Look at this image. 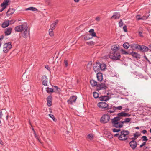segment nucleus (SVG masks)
<instances>
[{"instance_id":"nucleus-53","label":"nucleus","mask_w":151,"mask_h":151,"mask_svg":"<svg viewBox=\"0 0 151 151\" xmlns=\"http://www.w3.org/2000/svg\"><path fill=\"white\" fill-rule=\"evenodd\" d=\"M108 113H112L114 112L115 111V110L114 109H113L111 110H108L107 111Z\"/></svg>"},{"instance_id":"nucleus-20","label":"nucleus","mask_w":151,"mask_h":151,"mask_svg":"<svg viewBox=\"0 0 151 151\" xmlns=\"http://www.w3.org/2000/svg\"><path fill=\"white\" fill-rule=\"evenodd\" d=\"M12 28L9 27L6 29L5 30V34L6 35H9L12 32Z\"/></svg>"},{"instance_id":"nucleus-33","label":"nucleus","mask_w":151,"mask_h":151,"mask_svg":"<svg viewBox=\"0 0 151 151\" xmlns=\"http://www.w3.org/2000/svg\"><path fill=\"white\" fill-rule=\"evenodd\" d=\"M25 10H31L32 11H37V9L33 7H30L26 9Z\"/></svg>"},{"instance_id":"nucleus-24","label":"nucleus","mask_w":151,"mask_h":151,"mask_svg":"<svg viewBox=\"0 0 151 151\" xmlns=\"http://www.w3.org/2000/svg\"><path fill=\"white\" fill-rule=\"evenodd\" d=\"M9 0H4V2L1 4V6H6H6L8 5V3L9 2Z\"/></svg>"},{"instance_id":"nucleus-14","label":"nucleus","mask_w":151,"mask_h":151,"mask_svg":"<svg viewBox=\"0 0 151 151\" xmlns=\"http://www.w3.org/2000/svg\"><path fill=\"white\" fill-rule=\"evenodd\" d=\"M27 27L25 29L24 32L22 34V36L24 38H26L29 36V30H27Z\"/></svg>"},{"instance_id":"nucleus-43","label":"nucleus","mask_w":151,"mask_h":151,"mask_svg":"<svg viewBox=\"0 0 151 151\" xmlns=\"http://www.w3.org/2000/svg\"><path fill=\"white\" fill-rule=\"evenodd\" d=\"M53 30L51 29H49V34L50 36H52L53 35V34L52 32Z\"/></svg>"},{"instance_id":"nucleus-60","label":"nucleus","mask_w":151,"mask_h":151,"mask_svg":"<svg viewBox=\"0 0 151 151\" xmlns=\"http://www.w3.org/2000/svg\"><path fill=\"white\" fill-rule=\"evenodd\" d=\"M9 24H12L14 23L15 21L13 20H9Z\"/></svg>"},{"instance_id":"nucleus-10","label":"nucleus","mask_w":151,"mask_h":151,"mask_svg":"<svg viewBox=\"0 0 151 151\" xmlns=\"http://www.w3.org/2000/svg\"><path fill=\"white\" fill-rule=\"evenodd\" d=\"M93 70L95 72H98L100 70V63L96 62L93 65Z\"/></svg>"},{"instance_id":"nucleus-25","label":"nucleus","mask_w":151,"mask_h":151,"mask_svg":"<svg viewBox=\"0 0 151 151\" xmlns=\"http://www.w3.org/2000/svg\"><path fill=\"white\" fill-rule=\"evenodd\" d=\"M148 48L147 47L141 45V49L140 51L142 52H147L148 51Z\"/></svg>"},{"instance_id":"nucleus-8","label":"nucleus","mask_w":151,"mask_h":151,"mask_svg":"<svg viewBox=\"0 0 151 151\" xmlns=\"http://www.w3.org/2000/svg\"><path fill=\"white\" fill-rule=\"evenodd\" d=\"M110 119V117L109 115L107 114H104L100 119V121L101 123L105 124L108 122Z\"/></svg>"},{"instance_id":"nucleus-51","label":"nucleus","mask_w":151,"mask_h":151,"mask_svg":"<svg viewBox=\"0 0 151 151\" xmlns=\"http://www.w3.org/2000/svg\"><path fill=\"white\" fill-rule=\"evenodd\" d=\"M136 18L137 20H141V16L140 15H138L136 16Z\"/></svg>"},{"instance_id":"nucleus-54","label":"nucleus","mask_w":151,"mask_h":151,"mask_svg":"<svg viewBox=\"0 0 151 151\" xmlns=\"http://www.w3.org/2000/svg\"><path fill=\"white\" fill-rule=\"evenodd\" d=\"M123 29L124 32H127V27L125 25L123 27Z\"/></svg>"},{"instance_id":"nucleus-15","label":"nucleus","mask_w":151,"mask_h":151,"mask_svg":"<svg viewBox=\"0 0 151 151\" xmlns=\"http://www.w3.org/2000/svg\"><path fill=\"white\" fill-rule=\"evenodd\" d=\"M42 84L45 86H47V78L46 76H43L42 77Z\"/></svg>"},{"instance_id":"nucleus-19","label":"nucleus","mask_w":151,"mask_h":151,"mask_svg":"<svg viewBox=\"0 0 151 151\" xmlns=\"http://www.w3.org/2000/svg\"><path fill=\"white\" fill-rule=\"evenodd\" d=\"M120 15L119 12L114 13V15L111 17V19L114 18L115 19H118L120 17Z\"/></svg>"},{"instance_id":"nucleus-55","label":"nucleus","mask_w":151,"mask_h":151,"mask_svg":"<svg viewBox=\"0 0 151 151\" xmlns=\"http://www.w3.org/2000/svg\"><path fill=\"white\" fill-rule=\"evenodd\" d=\"M2 8L0 10V12H2L6 8V6H1Z\"/></svg>"},{"instance_id":"nucleus-27","label":"nucleus","mask_w":151,"mask_h":151,"mask_svg":"<svg viewBox=\"0 0 151 151\" xmlns=\"http://www.w3.org/2000/svg\"><path fill=\"white\" fill-rule=\"evenodd\" d=\"M90 83L91 86L92 87H94L95 86H96V87L97 86V85L98 84H97V82L95 81L93 79L91 80H90Z\"/></svg>"},{"instance_id":"nucleus-26","label":"nucleus","mask_w":151,"mask_h":151,"mask_svg":"<svg viewBox=\"0 0 151 151\" xmlns=\"http://www.w3.org/2000/svg\"><path fill=\"white\" fill-rule=\"evenodd\" d=\"M131 119L130 118H126L123 121H121V123L123 125L124 123H128L131 120Z\"/></svg>"},{"instance_id":"nucleus-41","label":"nucleus","mask_w":151,"mask_h":151,"mask_svg":"<svg viewBox=\"0 0 151 151\" xmlns=\"http://www.w3.org/2000/svg\"><path fill=\"white\" fill-rule=\"evenodd\" d=\"M113 109H114L115 111L116 110H121L122 109V106H119L117 107H115L114 106H113Z\"/></svg>"},{"instance_id":"nucleus-57","label":"nucleus","mask_w":151,"mask_h":151,"mask_svg":"<svg viewBox=\"0 0 151 151\" xmlns=\"http://www.w3.org/2000/svg\"><path fill=\"white\" fill-rule=\"evenodd\" d=\"M64 63L65 66L67 67L68 65V63L67 61L65 60H64Z\"/></svg>"},{"instance_id":"nucleus-18","label":"nucleus","mask_w":151,"mask_h":151,"mask_svg":"<svg viewBox=\"0 0 151 151\" xmlns=\"http://www.w3.org/2000/svg\"><path fill=\"white\" fill-rule=\"evenodd\" d=\"M97 77L99 81H101L103 79V76L102 73L99 72H97Z\"/></svg>"},{"instance_id":"nucleus-48","label":"nucleus","mask_w":151,"mask_h":151,"mask_svg":"<svg viewBox=\"0 0 151 151\" xmlns=\"http://www.w3.org/2000/svg\"><path fill=\"white\" fill-rule=\"evenodd\" d=\"M73 140V139L72 138L70 137L68 139V142H72Z\"/></svg>"},{"instance_id":"nucleus-64","label":"nucleus","mask_w":151,"mask_h":151,"mask_svg":"<svg viewBox=\"0 0 151 151\" xmlns=\"http://www.w3.org/2000/svg\"><path fill=\"white\" fill-rule=\"evenodd\" d=\"M39 137L38 136L36 138L37 140L40 143H41V142L40 141V140L39 139Z\"/></svg>"},{"instance_id":"nucleus-9","label":"nucleus","mask_w":151,"mask_h":151,"mask_svg":"<svg viewBox=\"0 0 151 151\" xmlns=\"http://www.w3.org/2000/svg\"><path fill=\"white\" fill-rule=\"evenodd\" d=\"M30 86L29 83H24L22 85L21 88L23 91H27L30 88Z\"/></svg>"},{"instance_id":"nucleus-40","label":"nucleus","mask_w":151,"mask_h":151,"mask_svg":"<svg viewBox=\"0 0 151 151\" xmlns=\"http://www.w3.org/2000/svg\"><path fill=\"white\" fill-rule=\"evenodd\" d=\"M49 116L51 117L53 120V121L55 122H56L57 119L55 118L54 116L51 114H49Z\"/></svg>"},{"instance_id":"nucleus-45","label":"nucleus","mask_w":151,"mask_h":151,"mask_svg":"<svg viewBox=\"0 0 151 151\" xmlns=\"http://www.w3.org/2000/svg\"><path fill=\"white\" fill-rule=\"evenodd\" d=\"M142 141H147L148 140L147 137L145 136L142 137Z\"/></svg>"},{"instance_id":"nucleus-4","label":"nucleus","mask_w":151,"mask_h":151,"mask_svg":"<svg viewBox=\"0 0 151 151\" xmlns=\"http://www.w3.org/2000/svg\"><path fill=\"white\" fill-rule=\"evenodd\" d=\"M98 106L101 109H112V107L109 108L108 104L104 101H102L99 102L98 104Z\"/></svg>"},{"instance_id":"nucleus-62","label":"nucleus","mask_w":151,"mask_h":151,"mask_svg":"<svg viewBox=\"0 0 151 151\" xmlns=\"http://www.w3.org/2000/svg\"><path fill=\"white\" fill-rule=\"evenodd\" d=\"M45 68L49 70H50V69L48 65H46Z\"/></svg>"},{"instance_id":"nucleus-59","label":"nucleus","mask_w":151,"mask_h":151,"mask_svg":"<svg viewBox=\"0 0 151 151\" xmlns=\"http://www.w3.org/2000/svg\"><path fill=\"white\" fill-rule=\"evenodd\" d=\"M141 132L143 134H146L147 132L146 130H143Z\"/></svg>"},{"instance_id":"nucleus-37","label":"nucleus","mask_w":151,"mask_h":151,"mask_svg":"<svg viewBox=\"0 0 151 151\" xmlns=\"http://www.w3.org/2000/svg\"><path fill=\"white\" fill-rule=\"evenodd\" d=\"M140 135V134L139 132H136L134 134V137L136 138H138V137Z\"/></svg>"},{"instance_id":"nucleus-52","label":"nucleus","mask_w":151,"mask_h":151,"mask_svg":"<svg viewBox=\"0 0 151 151\" xmlns=\"http://www.w3.org/2000/svg\"><path fill=\"white\" fill-rule=\"evenodd\" d=\"M122 54L126 55V54H128V52L125 51L124 50H122Z\"/></svg>"},{"instance_id":"nucleus-32","label":"nucleus","mask_w":151,"mask_h":151,"mask_svg":"<svg viewBox=\"0 0 151 151\" xmlns=\"http://www.w3.org/2000/svg\"><path fill=\"white\" fill-rule=\"evenodd\" d=\"M125 49H127L130 46V45L128 42L124 43L123 45Z\"/></svg>"},{"instance_id":"nucleus-58","label":"nucleus","mask_w":151,"mask_h":151,"mask_svg":"<svg viewBox=\"0 0 151 151\" xmlns=\"http://www.w3.org/2000/svg\"><path fill=\"white\" fill-rule=\"evenodd\" d=\"M146 143V142H144L141 145H140L139 147L141 148L143 146L145 145Z\"/></svg>"},{"instance_id":"nucleus-47","label":"nucleus","mask_w":151,"mask_h":151,"mask_svg":"<svg viewBox=\"0 0 151 151\" xmlns=\"http://www.w3.org/2000/svg\"><path fill=\"white\" fill-rule=\"evenodd\" d=\"M87 45H93L94 44V42L93 41L88 42H86Z\"/></svg>"},{"instance_id":"nucleus-7","label":"nucleus","mask_w":151,"mask_h":151,"mask_svg":"<svg viewBox=\"0 0 151 151\" xmlns=\"http://www.w3.org/2000/svg\"><path fill=\"white\" fill-rule=\"evenodd\" d=\"M12 47V45L11 42L6 43L4 45L3 51L4 53H6Z\"/></svg>"},{"instance_id":"nucleus-17","label":"nucleus","mask_w":151,"mask_h":151,"mask_svg":"<svg viewBox=\"0 0 151 151\" xmlns=\"http://www.w3.org/2000/svg\"><path fill=\"white\" fill-rule=\"evenodd\" d=\"M130 54L133 57L136 58L140 59V55L137 52H132L130 53Z\"/></svg>"},{"instance_id":"nucleus-30","label":"nucleus","mask_w":151,"mask_h":151,"mask_svg":"<svg viewBox=\"0 0 151 151\" xmlns=\"http://www.w3.org/2000/svg\"><path fill=\"white\" fill-rule=\"evenodd\" d=\"M93 38L92 36L90 34L86 35L84 37V39L85 40H87Z\"/></svg>"},{"instance_id":"nucleus-56","label":"nucleus","mask_w":151,"mask_h":151,"mask_svg":"<svg viewBox=\"0 0 151 151\" xmlns=\"http://www.w3.org/2000/svg\"><path fill=\"white\" fill-rule=\"evenodd\" d=\"M124 115V117L130 116H131V114H129L128 113L125 112Z\"/></svg>"},{"instance_id":"nucleus-21","label":"nucleus","mask_w":151,"mask_h":151,"mask_svg":"<svg viewBox=\"0 0 151 151\" xmlns=\"http://www.w3.org/2000/svg\"><path fill=\"white\" fill-rule=\"evenodd\" d=\"M99 100L100 101H106L109 99V98L108 96H104L99 97Z\"/></svg>"},{"instance_id":"nucleus-34","label":"nucleus","mask_w":151,"mask_h":151,"mask_svg":"<svg viewBox=\"0 0 151 151\" xmlns=\"http://www.w3.org/2000/svg\"><path fill=\"white\" fill-rule=\"evenodd\" d=\"M93 134H90L87 136V137L90 140H92L93 139Z\"/></svg>"},{"instance_id":"nucleus-31","label":"nucleus","mask_w":151,"mask_h":151,"mask_svg":"<svg viewBox=\"0 0 151 151\" xmlns=\"http://www.w3.org/2000/svg\"><path fill=\"white\" fill-rule=\"evenodd\" d=\"M54 90L56 91L55 92L57 93H58L60 92L61 91V90L60 89L58 88L57 86H54Z\"/></svg>"},{"instance_id":"nucleus-1","label":"nucleus","mask_w":151,"mask_h":151,"mask_svg":"<svg viewBox=\"0 0 151 151\" xmlns=\"http://www.w3.org/2000/svg\"><path fill=\"white\" fill-rule=\"evenodd\" d=\"M120 119L119 117H115L111 120L112 126L117 128H120L122 127L123 124L121 123V121L119 122Z\"/></svg>"},{"instance_id":"nucleus-46","label":"nucleus","mask_w":151,"mask_h":151,"mask_svg":"<svg viewBox=\"0 0 151 151\" xmlns=\"http://www.w3.org/2000/svg\"><path fill=\"white\" fill-rule=\"evenodd\" d=\"M55 27L56 26L55 25V24H52L50 26V29L53 30L55 28Z\"/></svg>"},{"instance_id":"nucleus-22","label":"nucleus","mask_w":151,"mask_h":151,"mask_svg":"<svg viewBox=\"0 0 151 151\" xmlns=\"http://www.w3.org/2000/svg\"><path fill=\"white\" fill-rule=\"evenodd\" d=\"M9 24V20H7L4 21L2 24V27L3 28H5L8 27Z\"/></svg>"},{"instance_id":"nucleus-44","label":"nucleus","mask_w":151,"mask_h":151,"mask_svg":"<svg viewBox=\"0 0 151 151\" xmlns=\"http://www.w3.org/2000/svg\"><path fill=\"white\" fill-rule=\"evenodd\" d=\"M136 49L139 50L140 51L141 49V45L136 44Z\"/></svg>"},{"instance_id":"nucleus-50","label":"nucleus","mask_w":151,"mask_h":151,"mask_svg":"<svg viewBox=\"0 0 151 151\" xmlns=\"http://www.w3.org/2000/svg\"><path fill=\"white\" fill-rule=\"evenodd\" d=\"M119 26L120 27H121L123 26V22L122 20H121L119 22Z\"/></svg>"},{"instance_id":"nucleus-2","label":"nucleus","mask_w":151,"mask_h":151,"mask_svg":"<svg viewBox=\"0 0 151 151\" xmlns=\"http://www.w3.org/2000/svg\"><path fill=\"white\" fill-rule=\"evenodd\" d=\"M121 134L119 135L118 139L121 141H125L127 140L128 138V135L130 132L127 130H123L121 132Z\"/></svg>"},{"instance_id":"nucleus-3","label":"nucleus","mask_w":151,"mask_h":151,"mask_svg":"<svg viewBox=\"0 0 151 151\" xmlns=\"http://www.w3.org/2000/svg\"><path fill=\"white\" fill-rule=\"evenodd\" d=\"M109 57L111 59L116 60L120 59L121 56L119 52H110L109 55Z\"/></svg>"},{"instance_id":"nucleus-38","label":"nucleus","mask_w":151,"mask_h":151,"mask_svg":"<svg viewBox=\"0 0 151 151\" xmlns=\"http://www.w3.org/2000/svg\"><path fill=\"white\" fill-rule=\"evenodd\" d=\"M93 96L95 98H97L99 97V94L96 92H94L93 93Z\"/></svg>"},{"instance_id":"nucleus-16","label":"nucleus","mask_w":151,"mask_h":151,"mask_svg":"<svg viewBox=\"0 0 151 151\" xmlns=\"http://www.w3.org/2000/svg\"><path fill=\"white\" fill-rule=\"evenodd\" d=\"M52 97L51 95L48 96L47 99V105L48 106H50L52 104Z\"/></svg>"},{"instance_id":"nucleus-39","label":"nucleus","mask_w":151,"mask_h":151,"mask_svg":"<svg viewBox=\"0 0 151 151\" xmlns=\"http://www.w3.org/2000/svg\"><path fill=\"white\" fill-rule=\"evenodd\" d=\"M124 112H122L120 113H118L117 115V117H124Z\"/></svg>"},{"instance_id":"nucleus-63","label":"nucleus","mask_w":151,"mask_h":151,"mask_svg":"<svg viewBox=\"0 0 151 151\" xmlns=\"http://www.w3.org/2000/svg\"><path fill=\"white\" fill-rule=\"evenodd\" d=\"M3 116L2 111H0V119L2 118V117Z\"/></svg>"},{"instance_id":"nucleus-12","label":"nucleus","mask_w":151,"mask_h":151,"mask_svg":"<svg viewBox=\"0 0 151 151\" xmlns=\"http://www.w3.org/2000/svg\"><path fill=\"white\" fill-rule=\"evenodd\" d=\"M77 98V97L76 96H73L68 100L67 102L68 104H72L73 103L76 102Z\"/></svg>"},{"instance_id":"nucleus-61","label":"nucleus","mask_w":151,"mask_h":151,"mask_svg":"<svg viewBox=\"0 0 151 151\" xmlns=\"http://www.w3.org/2000/svg\"><path fill=\"white\" fill-rule=\"evenodd\" d=\"M58 20H57L55 21V22L54 23H53V24H55V25L56 26V25L58 24Z\"/></svg>"},{"instance_id":"nucleus-23","label":"nucleus","mask_w":151,"mask_h":151,"mask_svg":"<svg viewBox=\"0 0 151 151\" xmlns=\"http://www.w3.org/2000/svg\"><path fill=\"white\" fill-rule=\"evenodd\" d=\"M106 65L104 63H100V70L101 71H104L106 68Z\"/></svg>"},{"instance_id":"nucleus-36","label":"nucleus","mask_w":151,"mask_h":151,"mask_svg":"<svg viewBox=\"0 0 151 151\" xmlns=\"http://www.w3.org/2000/svg\"><path fill=\"white\" fill-rule=\"evenodd\" d=\"M136 44H132L130 45V47L133 50H134L136 49Z\"/></svg>"},{"instance_id":"nucleus-13","label":"nucleus","mask_w":151,"mask_h":151,"mask_svg":"<svg viewBox=\"0 0 151 151\" xmlns=\"http://www.w3.org/2000/svg\"><path fill=\"white\" fill-rule=\"evenodd\" d=\"M129 145L132 149L134 150L137 147V143L135 141L132 140L129 142Z\"/></svg>"},{"instance_id":"nucleus-42","label":"nucleus","mask_w":151,"mask_h":151,"mask_svg":"<svg viewBox=\"0 0 151 151\" xmlns=\"http://www.w3.org/2000/svg\"><path fill=\"white\" fill-rule=\"evenodd\" d=\"M113 131L114 132H118L120 131L121 129L120 128H118V129H116V128H114L112 129Z\"/></svg>"},{"instance_id":"nucleus-28","label":"nucleus","mask_w":151,"mask_h":151,"mask_svg":"<svg viewBox=\"0 0 151 151\" xmlns=\"http://www.w3.org/2000/svg\"><path fill=\"white\" fill-rule=\"evenodd\" d=\"M14 9L12 8H10L7 12L8 15H10L13 14L14 12Z\"/></svg>"},{"instance_id":"nucleus-49","label":"nucleus","mask_w":151,"mask_h":151,"mask_svg":"<svg viewBox=\"0 0 151 151\" xmlns=\"http://www.w3.org/2000/svg\"><path fill=\"white\" fill-rule=\"evenodd\" d=\"M148 18V17L145 16H143L142 17H141V20H145L147 19Z\"/></svg>"},{"instance_id":"nucleus-6","label":"nucleus","mask_w":151,"mask_h":151,"mask_svg":"<svg viewBox=\"0 0 151 151\" xmlns=\"http://www.w3.org/2000/svg\"><path fill=\"white\" fill-rule=\"evenodd\" d=\"M108 87L107 84H106L105 82L101 83L98 84L96 86V89L97 90H106Z\"/></svg>"},{"instance_id":"nucleus-29","label":"nucleus","mask_w":151,"mask_h":151,"mask_svg":"<svg viewBox=\"0 0 151 151\" xmlns=\"http://www.w3.org/2000/svg\"><path fill=\"white\" fill-rule=\"evenodd\" d=\"M89 32L91 33V35L93 37H96V34L95 32H94V30L93 29H91L89 31Z\"/></svg>"},{"instance_id":"nucleus-35","label":"nucleus","mask_w":151,"mask_h":151,"mask_svg":"<svg viewBox=\"0 0 151 151\" xmlns=\"http://www.w3.org/2000/svg\"><path fill=\"white\" fill-rule=\"evenodd\" d=\"M46 88L47 89L46 91L48 93H50V92H54L52 88H49L48 87H47Z\"/></svg>"},{"instance_id":"nucleus-11","label":"nucleus","mask_w":151,"mask_h":151,"mask_svg":"<svg viewBox=\"0 0 151 151\" xmlns=\"http://www.w3.org/2000/svg\"><path fill=\"white\" fill-rule=\"evenodd\" d=\"M119 46L118 45H112L111 47V51L110 52H118V50H119Z\"/></svg>"},{"instance_id":"nucleus-5","label":"nucleus","mask_w":151,"mask_h":151,"mask_svg":"<svg viewBox=\"0 0 151 151\" xmlns=\"http://www.w3.org/2000/svg\"><path fill=\"white\" fill-rule=\"evenodd\" d=\"M27 25L26 24H24L21 25L17 26L15 28V30L17 32H21L27 28Z\"/></svg>"}]
</instances>
